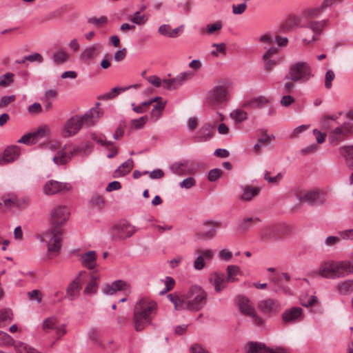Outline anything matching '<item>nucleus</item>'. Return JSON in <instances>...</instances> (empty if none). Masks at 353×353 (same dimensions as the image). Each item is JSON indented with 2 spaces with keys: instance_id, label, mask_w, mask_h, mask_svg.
<instances>
[{
  "instance_id": "obj_22",
  "label": "nucleus",
  "mask_w": 353,
  "mask_h": 353,
  "mask_svg": "<svg viewBox=\"0 0 353 353\" xmlns=\"http://www.w3.org/2000/svg\"><path fill=\"white\" fill-rule=\"evenodd\" d=\"M302 314L303 309L301 307H292L283 313L282 319L285 323H290L300 320Z\"/></svg>"
},
{
  "instance_id": "obj_47",
  "label": "nucleus",
  "mask_w": 353,
  "mask_h": 353,
  "mask_svg": "<svg viewBox=\"0 0 353 353\" xmlns=\"http://www.w3.org/2000/svg\"><path fill=\"white\" fill-rule=\"evenodd\" d=\"M171 170L173 173L177 175H183L188 173L185 163H175L171 166Z\"/></svg>"
},
{
  "instance_id": "obj_27",
  "label": "nucleus",
  "mask_w": 353,
  "mask_h": 353,
  "mask_svg": "<svg viewBox=\"0 0 353 353\" xmlns=\"http://www.w3.org/2000/svg\"><path fill=\"white\" fill-rule=\"evenodd\" d=\"M99 279V274L96 271L92 272L90 275V281L85 286L84 292L88 294H92L97 292L98 289V281Z\"/></svg>"
},
{
  "instance_id": "obj_25",
  "label": "nucleus",
  "mask_w": 353,
  "mask_h": 353,
  "mask_svg": "<svg viewBox=\"0 0 353 353\" xmlns=\"http://www.w3.org/2000/svg\"><path fill=\"white\" fill-rule=\"evenodd\" d=\"M97 256L95 251H88L81 254V263L85 268L92 270L97 265Z\"/></svg>"
},
{
  "instance_id": "obj_4",
  "label": "nucleus",
  "mask_w": 353,
  "mask_h": 353,
  "mask_svg": "<svg viewBox=\"0 0 353 353\" xmlns=\"http://www.w3.org/2000/svg\"><path fill=\"white\" fill-rule=\"evenodd\" d=\"M327 23L326 20L321 21H303L302 28L307 32H312V34L307 32L302 33V41L305 45H310L319 39V37L322 33Z\"/></svg>"
},
{
  "instance_id": "obj_43",
  "label": "nucleus",
  "mask_w": 353,
  "mask_h": 353,
  "mask_svg": "<svg viewBox=\"0 0 353 353\" xmlns=\"http://www.w3.org/2000/svg\"><path fill=\"white\" fill-rule=\"evenodd\" d=\"M58 324V319L55 316H50L43 322L42 328L45 332L50 330H55Z\"/></svg>"
},
{
  "instance_id": "obj_15",
  "label": "nucleus",
  "mask_w": 353,
  "mask_h": 353,
  "mask_svg": "<svg viewBox=\"0 0 353 353\" xmlns=\"http://www.w3.org/2000/svg\"><path fill=\"white\" fill-rule=\"evenodd\" d=\"M337 270V261H329L321 264L319 274L322 277L335 279H338Z\"/></svg>"
},
{
  "instance_id": "obj_61",
  "label": "nucleus",
  "mask_w": 353,
  "mask_h": 353,
  "mask_svg": "<svg viewBox=\"0 0 353 353\" xmlns=\"http://www.w3.org/2000/svg\"><path fill=\"white\" fill-rule=\"evenodd\" d=\"M222 173L223 172L221 169H212L208 173V180L210 181H215L221 176Z\"/></svg>"
},
{
  "instance_id": "obj_31",
  "label": "nucleus",
  "mask_w": 353,
  "mask_h": 353,
  "mask_svg": "<svg viewBox=\"0 0 353 353\" xmlns=\"http://www.w3.org/2000/svg\"><path fill=\"white\" fill-rule=\"evenodd\" d=\"M31 134L34 141L36 143L40 139L49 137L50 134V130L48 126L44 125L38 128L36 130L31 132Z\"/></svg>"
},
{
  "instance_id": "obj_45",
  "label": "nucleus",
  "mask_w": 353,
  "mask_h": 353,
  "mask_svg": "<svg viewBox=\"0 0 353 353\" xmlns=\"http://www.w3.org/2000/svg\"><path fill=\"white\" fill-rule=\"evenodd\" d=\"M5 206L8 208H12V207H19L21 206L23 204L25 203V201L19 200L15 195H12L8 199H5L3 200Z\"/></svg>"
},
{
  "instance_id": "obj_12",
  "label": "nucleus",
  "mask_w": 353,
  "mask_h": 353,
  "mask_svg": "<svg viewBox=\"0 0 353 353\" xmlns=\"http://www.w3.org/2000/svg\"><path fill=\"white\" fill-rule=\"evenodd\" d=\"M72 189L70 183L49 180L43 185V192L47 196H52L63 192H70Z\"/></svg>"
},
{
  "instance_id": "obj_3",
  "label": "nucleus",
  "mask_w": 353,
  "mask_h": 353,
  "mask_svg": "<svg viewBox=\"0 0 353 353\" xmlns=\"http://www.w3.org/2000/svg\"><path fill=\"white\" fill-rule=\"evenodd\" d=\"M157 310V303L148 297L141 298L135 303L132 321L136 331H142L152 323Z\"/></svg>"
},
{
  "instance_id": "obj_17",
  "label": "nucleus",
  "mask_w": 353,
  "mask_h": 353,
  "mask_svg": "<svg viewBox=\"0 0 353 353\" xmlns=\"http://www.w3.org/2000/svg\"><path fill=\"white\" fill-rule=\"evenodd\" d=\"M287 350L281 347L275 350L268 347L264 343L259 342H250L247 353H286Z\"/></svg>"
},
{
  "instance_id": "obj_20",
  "label": "nucleus",
  "mask_w": 353,
  "mask_h": 353,
  "mask_svg": "<svg viewBox=\"0 0 353 353\" xmlns=\"http://www.w3.org/2000/svg\"><path fill=\"white\" fill-rule=\"evenodd\" d=\"M20 155V148L17 145H11L8 147L0 158V164L4 165L15 161Z\"/></svg>"
},
{
  "instance_id": "obj_28",
  "label": "nucleus",
  "mask_w": 353,
  "mask_h": 353,
  "mask_svg": "<svg viewBox=\"0 0 353 353\" xmlns=\"http://www.w3.org/2000/svg\"><path fill=\"white\" fill-rule=\"evenodd\" d=\"M134 167V161L132 159L123 163L114 172V177H121L128 174Z\"/></svg>"
},
{
  "instance_id": "obj_6",
  "label": "nucleus",
  "mask_w": 353,
  "mask_h": 353,
  "mask_svg": "<svg viewBox=\"0 0 353 353\" xmlns=\"http://www.w3.org/2000/svg\"><path fill=\"white\" fill-rule=\"evenodd\" d=\"M312 77L310 68L307 62H297L290 66L288 76L292 81H307Z\"/></svg>"
},
{
  "instance_id": "obj_24",
  "label": "nucleus",
  "mask_w": 353,
  "mask_h": 353,
  "mask_svg": "<svg viewBox=\"0 0 353 353\" xmlns=\"http://www.w3.org/2000/svg\"><path fill=\"white\" fill-rule=\"evenodd\" d=\"M100 52V46L93 45L83 49L80 54V59L83 61L94 60Z\"/></svg>"
},
{
  "instance_id": "obj_32",
  "label": "nucleus",
  "mask_w": 353,
  "mask_h": 353,
  "mask_svg": "<svg viewBox=\"0 0 353 353\" xmlns=\"http://www.w3.org/2000/svg\"><path fill=\"white\" fill-rule=\"evenodd\" d=\"M323 8L321 5L319 8L305 10L301 14V21L314 20V18H316L321 14Z\"/></svg>"
},
{
  "instance_id": "obj_8",
  "label": "nucleus",
  "mask_w": 353,
  "mask_h": 353,
  "mask_svg": "<svg viewBox=\"0 0 353 353\" xmlns=\"http://www.w3.org/2000/svg\"><path fill=\"white\" fill-rule=\"evenodd\" d=\"M135 233V228L127 221H121L114 225L111 230L112 239L115 241H123Z\"/></svg>"
},
{
  "instance_id": "obj_10",
  "label": "nucleus",
  "mask_w": 353,
  "mask_h": 353,
  "mask_svg": "<svg viewBox=\"0 0 353 353\" xmlns=\"http://www.w3.org/2000/svg\"><path fill=\"white\" fill-rule=\"evenodd\" d=\"M83 126L81 115L75 114L63 124L61 134L63 138H69L77 134Z\"/></svg>"
},
{
  "instance_id": "obj_34",
  "label": "nucleus",
  "mask_w": 353,
  "mask_h": 353,
  "mask_svg": "<svg viewBox=\"0 0 353 353\" xmlns=\"http://www.w3.org/2000/svg\"><path fill=\"white\" fill-rule=\"evenodd\" d=\"M320 198V193L317 191H309L301 195H299V200L303 202H307L310 204H314L318 201Z\"/></svg>"
},
{
  "instance_id": "obj_16",
  "label": "nucleus",
  "mask_w": 353,
  "mask_h": 353,
  "mask_svg": "<svg viewBox=\"0 0 353 353\" xmlns=\"http://www.w3.org/2000/svg\"><path fill=\"white\" fill-rule=\"evenodd\" d=\"M99 103H97L95 107L90 109L83 116H81L83 125L87 127L94 125L103 115V112L99 108Z\"/></svg>"
},
{
  "instance_id": "obj_14",
  "label": "nucleus",
  "mask_w": 353,
  "mask_h": 353,
  "mask_svg": "<svg viewBox=\"0 0 353 353\" xmlns=\"http://www.w3.org/2000/svg\"><path fill=\"white\" fill-rule=\"evenodd\" d=\"M281 228L277 225H266L263 227L259 232V236L261 241H268L271 240H279L281 239L279 233Z\"/></svg>"
},
{
  "instance_id": "obj_19",
  "label": "nucleus",
  "mask_w": 353,
  "mask_h": 353,
  "mask_svg": "<svg viewBox=\"0 0 353 353\" xmlns=\"http://www.w3.org/2000/svg\"><path fill=\"white\" fill-rule=\"evenodd\" d=\"M258 308L264 314H272L279 311L281 306L277 301L268 299L261 301L258 304Z\"/></svg>"
},
{
  "instance_id": "obj_52",
  "label": "nucleus",
  "mask_w": 353,
  "mask_h": 353,
  "mask_svg": "<svg viewBox=\"0 0 353 353\" xmlns=\"http://www.w3.org/2000/svg\"><path fill=\"white\" fill-rule=\"evenodd\" d=\"M14 74L7 72L0 77V87L5 88L10 85L14 79Z\"/></svg>"
},
{
  "instance_id": "obj_46",
  "label": "nucleus",
  "mask_w": 353,
  "mask_h": 353,
  "mask_svg": "<svg viewBox=\"0 0 353 353\" xmlns=\"http://www.w3.org/2000/svg\"><path fill=\"white\" fill-rule=\"evenodd\" d=\"M130 20L136 25L142 26L146 23L148 17L144 14H141V11H137Z\"/></svg>"
},
{
  "instance_id": "obj_13",
  "label": "nucleus",
  "mask_w": 353,
  "mask_h": 353,
  "mask_svg": "<svg viewBox=\"0 0 353 353\" xmlns=\"http://www.w3.org/2000/svg\"><path fill=\"white\" fill-rule=\"evenodd\" d=\"M194 254L197 255L193 263V267L196 270H201L205 266V260L210 261L214 255V252L210 249H196Z\"/></svg>"
},
{
  "instance_id": "obj_9",
  "label": "nucleus",
  "mask_w": 353,
  "mask_h": 353,
  "mask_svg": "<svg viewBox=\"0 0 353 353\" xmlns=\"http://www.w3.org/2000/svg\"><path fill=\"white\" fill-rule=\"evenodd\" d=\"M229 90L227 83L214 86L209 91V101L216 105L226 103L230 100Z\"/></svg>"
},
{
  "instance_id": "obj_5",
  "label": "nucleus",
  "mask_w": 353,
  "mask_h": 353,
  "mask_svg": "<svg viewBox=\"0 0 353 353\" xmlns=\"http://www.w3.org/2000/svg\"><path fill=\"white\" fill-rule=\"evenodd\" d=\"M353 136V123L345 122L330 132L328 139L332 145H337Z\"/></svg>"
},
{
  "instance_id": "obj_7",
  "label": "nucleus",
  "mask_w": 353,
  "mask_h": 353,
  "mask_svg": "<svg viewBox=\"0 0 353 353\" xmlns=\"http://www.w3.org/2000/svg\"><path fill=\"white\" fill-rule=\"evenodd\" d=\"M83 151V148L73 145H65L52 157V161L56 165H65L71 160L72 157L78 155Z\"/></svg>"
},
{
  "instance_id": "obj_42",
  "label": "nucleus",
  "mask_w": 353,
  "mask_h": 353,
  "mask_svg": "<svg viewBox=\"0 0 353 353\" xmlns=\"http://www.w3.org/2000/svg\"><path fill=\"white\" fill-rule=\"evenodd\" d=\"M154 103H156L153 105L152 110L151 111V116L155 117L156 119H159L165 108L166 102L162 101L161 99L158 101H154Z\"/></svg>"
},
{
  "instance_id": "obj_50",
  "label": "nucleus",
  "mask_w": 353,
  "mask_h": 353,
  "mask_svg": "<svg viewBox=\"0 0 353 353\" xmlns=\"http://www.w3.org/2000/svg\"><path fill=\"white\" fill-rule=\"evenodd\" d=\"M336 117L323 116L321 120V128L323 130H328L333 126V122L336 120Z\"/></svg>"
},
{
  "instance_id": "obj_18",
  "label": "nucleus",
  "mask_w": 353,
  "mask_h": 353,
  "mask_svg": "<svg viewBox=\"0 0 353 353\" xmlns=\"http://www.w3.org/2000/svg\"><path fill=\"white\" fill-rule=\"evenodd\" d=\"M209 282L214 286L216 292H220L227 288L228 281L222 273L213 272L209 276Z\"/></svg>"
},
{
  "instance_id": "obj_58",
  "label": "nucleus",
  "mask_w": 353,
  "mask_h": 353,
  "mask_svg": "<svg viewBox=\"0 0 353 353\" xmlns=\"http://www.w3.org/2000/svg\"><path fill=\"white\" fill-rule=\"evenodd\" d=\"M335 78V74L332 70H328L325 76V87L330 89L332 87V81Z\"/></svg>"
},
{
  "instance_id": "obj_54",
  "label": "nucleus",
  "mask_w": 353,
  "mask_h": 353,
  "mask_svg": "<svg viewBox=\"0 0 353 353\" xmlns=\"http://www.w3.org/2000/svg\"><path fill=\"white\" fill-rule=\"evenodd\" d=\"M88 22L97 27H100L107 23L108 19L105 16H101L99 18L90 17L88 19Z\"/></svg>"
},
{
  "instance_id": "obj_56",
  "label": "nucleus",
  "mask_w": 353,
  "mask_h": 353,
  "mask_svg": "<svg viewBox=\"0 0 353 353\" xmlns=\"http://www.w3.org/2000/svg\"><path fill=\"white\" fill-rule=\"evenodd\" d=\"M148 121V117L143 116L137 119H133L131 121V125L136 129H141L145 124Z\"/></svg>"
},
{
  "instance_id": "obj_48",
  "label": "nucleus",
  "mask_w": 353,
  "mask_h": 353,
  "mask_svg": "<svg viewBox=\"0 0 353 353\" xmlns=\"http://www.w3.org/2000/svg\"><path fill=\"white\" fill-rule=\"evenodd\" d=\"M1 341L0 342V345L3 346H13L15 350V345L17 343V341H15L12 336H10L8 334L5 332H1Z\"/></svg>"
},
{
  "instance_id": "obj_40",
  "label": "nucleus",
  "mask_w": 353,
  "mask_h": 353,
  "mask_svg": "<svg viewBox=\"0 0 353 353\" xmlns=\"http://www.w3.org/2000/svg\"><path fill=\"white\" fill-rule=\"evenodd\" d=\"M192 76L193 74L191 72H184L173 78L172 80L174 85L176 86V89L181 86L185 81L190 79Z\"/></svg>"
},
{
  "instance_id": "obj_49",
  "label": "nucleus",
  "mask_w": 353,
  "mask_h": 353,
  "mask_svg": "<svg viewBox=\"0 0 353 353\" xmlns=\"http://www.w3.org/2000/svg\"><path fill=\"white\" fill-rule=\"evenodd\" d=\"M259 221L258 218H246L243 219L239 225V229L242 231H245L251 228V223H257Z\"/></svg>"
},
{
  "instance_id": "obj_21",
  "label": "nucleus",
  "mask_w": 353,
  "mask_h": 353,
  "mask_svg": "<svg viewBox=\"0 0 353 353\" xmlns=\"http://www.w3.org/2000/svg\"><path fill=\"white\" fill-rule=\"evenodd\" d=\"M128 287L129 285L127 282L122 280H117L112 282L111 284L104 285L102 291L105 294L112 295L118 291L127 290Z\"/></svg>"
},
{
  "instance_id": "obj_36",
  "label": "nucleus",
  "mask_w": 353,
  "mask_h": 353,
  "mask_svg": "<svg viewBox=\"0 0 353 353\" xmlns=\"http://www.w3.org/2000/svg\"><path fill=\"white\" fill-rule=\"evenodd\" d=\"M161 99L160 97H156L153 99H150L149 101L143 102L139 105H134V103L132 104L133 106V110L139 114L144 113L147 111L148 108L153 103L154 101H158Z\"/></svg>"
},
{
  "instance_id": "obj_30",
  "label": "nucleus",
  "mask_w": 353,
  "mask_h": 353,
  "mask_svg": "<svg viewBox=\"0 0 353 353\" xmlns=\"http://www.w3.org/2000/svg\"><path fill=\"white\" fill-rule=\"evenodd\" d=\"M339 152L345 158L347 166L353 170V145L341 147Z\"/></svg>"
},
{
  "instance_id": "obj_11",
  "label": "nucleus",
  "mask_w": 353,
  "mask_h": 353,
  "mask_svg": "<svg viewBox=\"0 0 353 353\" xmlns=\"http://www.w3.org/2000/svg\"><path fill=\"white\" fill-rule=\"evenodd\" d=\"M239 307L241 312L250 317L256 325L263 323V319L256 314L254 305L248 298L243 296L239 299Z\"/></svg>"
},
{
  "instance_id": "obj_38",
  "label": "nucleus",
  "mask_w": 353,
  "mask_h": 353,
  "mask_svg": "<svg viewBox=\"0 0 353 353\" xmlns=\"http://www.w3.org/2000/svg\"><path fill=\"white\" fill-rule=\"evenodd\" d=\"M81 289V284L78 279L73 281L67 288V294L74 299L77 297Z\"/></svg>"
},
{
  "instance_id": "obj_44",
  "label": "nucleus",
  "mask_w": 353,
  "mask_h": 353,
  "mask_svg": "<svg viewBox=\"0 0 353 353\" xmlns=\"http://www.w3.org/2000/svg\"><path fill=\"white\" fill-rule=\"evenodd\" d=\"M230 117L236 122L240 123L247 119L248 114L241 109H236L231 112Z\"/></svg>"
},
{
  "instance_id": "obj_29",
  "label": "nucleus",
  "mask_w": 353,
  "mask_h": 353,
  "mask_svg": "<svg viewBox=\"0 0 353 353\" xmlns=\"http://www.w3.org/2000/svg\"><path fill=\"white\" fill-rule=\"evenodd\" d=\"M336 288L340 294L348 295L353 292V280L348 279L337 283Z\"/></svg>"
},
{
  "instance_id": "obj_33",
  "label": "nucleus",
  "mask_w": 353,
  "mask_h": 353,
  "mask_svg": "<svg viewBox=\"0 0 353 353\" xmlns=\"http://www.w3.org/2000/svg\"><path fill=\"white\" fill-rule=\"evenodd\" d=\"M70 54L63 49L56 50L52 54V59L55 64H63L69 59Z\"/></svg>"
},
{
  "instance_id": "obj_53",
  "label": "nucleus",
  "mask_w": 353,
  "mask_h": 353,
  "mask_svg": "<svg viewBox=\"0 0 353 353\" xmlns=\"http://www.w3.org/2000/svg\"><path fill=\"white\" fill-rule=\"evenodd\" d=\"M223 23L221 21H218L214 23L207 25L206 30L208 34H212L222 29Z\"/></svg>"
},
{
  "instance_id": "obj_41",
  "label": "nucleus",
  "mask_w": 353,
  "mask_h": 353,
  "mask_svg": "<svg viewBox=\"0 0 353 353\" xmlns=\"http://www.w3.org/2000/svg\"><path fill=\"white\" fill-rule=\"evenodd\" d=\"M159 32L161 35L174 38L178 35L179 29L175 28L172 30L169 25L163 24L159 28Z\"/></svg>"
},
{
  "instance_id": "obj_35",
  "label": "nucleus",
  "mask_w": 353,
  "mask_h": 353,
  "mask_svg": "<svg viewBox=\"0 0 353 353\" xmlns=\"http://www.w3.org/2000/svg\"><path fill=\"white\" fill-rule=\"evenodd\" d=\"M227 276H225L228 283H233L238 279L236 276L241 273L240 268L235 265H230L226 268Z\"/></svg>"
},
{
  "instance_id": "obj_23",
  "label": "nucleus",
  "mask_w": 353,
  "mask_h": 353,
  "mask_svg": "<svg viewBox=\"0 0 353 353\" xmlns=\"http://www.w3.org/2000/svg\"><path fill=\"white\" fill-rule=\"evenodd\" d=\"M270 101L265 96H259L248 99L243 102L242 107L245 108L256 109L263 107Z\"/></svg>"
},
{
  "instance_id": "obj_60",
  "label": "nucleus",
  "mask_w": 353,
  "mask_h": 353,
  "mask_svg": "<svg viewBox=\"0 0 353 353\" xmlns=\"http://www.w3.org/2000/svg\"><path fill=\"white\" fill-rule=\"evenodd\" d=\"M125 127L126 124L125 121H121L119 123L113 135L114 139H119L123 137Z\"/></svg>"
},
{
  "instance_id": "obj_55",
  "label": "nucleus",
  "mask_w": 353,
  "mask_h": 353,
  "mask_svg": "<svg viewBox=\"0 0 353 353\" xmlns=\"http://www.w3.org/2000/svg\"><path fill=\"white\" fill-rule=\"evenodd\" d=\"M263 60L265 63V69L267 72L271 71L279 62V59L270 57Z\"/></svg>"
},
{
  "instance_id": "obj_51",
  "label": "nucleus",
  "mask_w": 353,
  "mask_h": 353,
  "mask_svg": "<svg viewBox=\"0 0 353 353\" xmlns=\"http://www.w3.org/2000/svg\"><path fill=\"white\" fill-rule=\"evenodd\" d=\"M212 47L215 48V50L211 51V54L213 57H216L219 54L225 55L226 53V46L224 43H213Z\"/></svg>"
},
{
  "instance_id": "obj_63",
  "label": "nucleus",
  "mask_w": 353,
  "mask_h": 353,
  "mask_svg": "<svg viewBox=\"0 0 353 353\" xmlns=\"http://www.w3.org/2000/svg\"><path fill=\"white\" fill-rule=\"evenodd\" d=\"M216 234V228L214 227L212 228L208 231L203 232H199L196 234V236L199 239H208L212 237Z\"/></svg>"
},
{
  "instance_id": "obj_39",
  "label": "nucleus",
  "mask_w": 353,
  "mask_h": 353,
  "mask_svg": "<svg viewBox=\"0 0 353 353\" xmlns=\"http://www.w3.org/2000/svg\"><path fill=\"white\" fill-rule=\"evenodd\" d=\"M13 317L12 312L10 309L6 308L0 311V327L9 324Z\"/></svg>"
},
{
  "instance_id": "obj_57",
  "label": "nucleus",
  "mask_w": 353,
  "mask_h": 353,
  "mask_svg": "<svg viewBox=\"0 0 353 353\" xmlns=\"http://www.w3.org/2000/svg\"><path fill=\"white\" fill-rule=\"evenodd\" d=\"M28 296L30 300H35L37 303H41L42 301V293L39 290H33L28 292Z\"/></svg>"
},
{
  "instance_id": "obj_37",
  "label": "nucleus",
  "mask_w": 353,
  "mask_h": 353,
  "mask_svg": "<svg viewBox=\"0 0 353 353\" xmlns=\"http://www.w3.org/2000/svg\"><path fill=\"white\" fill-rule=\"evenodd\" d=\"M259 192V189L257 188H254L250 185H247L245 187L243 190V192L240 196L241 200L243 201H250L253 197L256 196Z\"/></svg>"
},
{
  "instance_id": "obj_64",
  "label": "nucleus",
  "mask_w": 353,
  "mask_h": 353,
  "mask_svg": "<svg viewBox=\"0 0 353 353\" xmlns=\"http://www.w3.org/2000/svg\"><path fill=\"white\" fill-rule=\"evenodd\" d=\"M28 111L31 114H38L42 112L41 105L39 103H34L28 108Z\"/></svg>"
},
{
  "instance_id": "obj_59",
  "label": "nucleus",
  "mask_w": 353,
  "mask_h": 353,
  "mask_svg": "<svg viewBox=\"0 0 353 353\" xmlns=\"http://www.w3.org/2000/svg\"><path fill=\"white\" fill-rule=\"evenodd\" d=\"M303 21H301V15L299 17H292L287 21V26L290 28H294L300 26L302 28Z\"/></svg>"
},
{
  "instance_id": "obj_2",
  "label": "nucleus",
  "mask_w": 353,
  "mask_h": 353,
  "mask_svg": "<svg viewBox=\"0 0 353 353\" xmlns=\"http://www.w3.org/2000/svg\"><path fill=\"white\" fill-rule=\"evenodd\" d=\"M167 298L176 310L199 311L205 305L208 294L201 287L192 285L185 294H170Z\"/></svg>"
},
{
  "instance_id": "obj_1",
  "label": "nucleus",
  "mask_w": 353,
  "mask_h": 353,
  "mask_svg": "<svg viewBox=\"0 0 353 353\" xmlns=\"http://www.w3.org/2000/svg\"><path fill=\"white\" fill-rule=\"evenodd\" d=\"M69 210L65 205H57L50 212L49 221L50 230L46 231L42 235V241L47 243V257L52 259L57 256L61 248L62 229L68 219Z\"/></svg>"
},
{
  "instance_id": "obj_62",
  "label": "nucleus",
  "mask_w": 353,
  "mask_h": 353,
  "mask_svg": "<svg viewBox=\"0 0 353 353\" xmlns=\"http://www.w3.org/2000/svg\"><path fill=\"white\" fill-rule=\"evenodd\" d=\"M283 178V175L281 173L277 174L275 176H270V172H266L264 174V179L270 183L276 184Z\"/></svg>"
},
{
  "instance_id": "obj_26",
  "label": "nucleus",
  "mask_w": 353,
  "mask_h": 353,
  "mask_svg": "<svg viewBox=\"0 0 353 353\" xmlns=\"http://www.w3.org/2000/svg\"><path fill=\"white\" fill-rule=\"evenodd\" d=\"M338 279L353 274V262L350 261H337Z\"/></svg>"
}]
</instances>
